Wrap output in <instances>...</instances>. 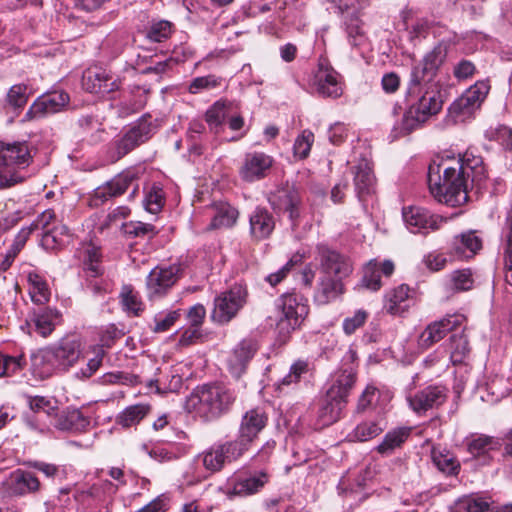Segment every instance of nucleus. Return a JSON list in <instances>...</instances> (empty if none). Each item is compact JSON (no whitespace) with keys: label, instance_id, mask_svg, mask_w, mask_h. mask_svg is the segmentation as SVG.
<instances>
[{"label":"nucleus","instance_id":"nucleus-1","mask_svg":"<svg viewBox=\"0 0 512 512\" xmlns=\"http://www.w3.org/2000/svg\"><path fill=\"white\" fill-rule=\"evenodd\" d=\"M469 179L477 188H482L487 179L483 159L473 149H467L458 158L436 156L428 166L427 181L431 195L451 207L467 202Z\"/></svg>","mask_w":512,"mask_h":512},{"label":"nucleus","instance_id":"nucleus-2","mask_svg":"<svg viewBox=\"0 0 512 512\" xmlns=\"http://www.w3.org/2000/svg\"><path fill=\"white\" fill-rule=\"evenodd\" d=\"M83 357V344L79 337L67 335L56 343L33 353L32 366L42 377L54 372H67Z\"/></svg>","mask_w":512,"mask_h":512},{"label":"nucleus","instance_id":"nucleus-3","mask_svg":"<svg viewBox=\"0 0 512 512\" xmlns=\"http://www.w3.org/2000/svg\"><path fill=\"white\" fill-rule=\"evenodd\" d=\"M235 399L234 391L223 384H204L187 397L186 409L209 421L227 413Z\"/></svg>","mask_w":512,"mask_h":512},{"label":"nucleus","instance_id":"nucleus-4","mask_svg":"<svg viewBox=\"0 0 512 512\" xmlns=\"http://www.w3.org/2000/svg\"><path fill=\"white\" fill-rule=\"evenodd\" d=\"M355 381L356 373L352 368L344 369L336 375L318 410V421L322 426L331 425L340 418Z\"/></svg>","mask_w":512,"mask_h":512},{"label":"nucleus","instance_id":"nucleus-5","mask_svg":"<svg viewBox=\"0 0 512 512\" xmlns=\"http://www.w3.org/2000/svg\"><path fill=\"white\" fill-rule=\"evenodd\" d=\"M156 128L157 126L153 123L151 116L149 114L143 115L110 142L107 148L108 160L112 163L119 161L147 142L156 132Z\"/></svg>","mask_w":512,"mask_h":512},{"label":"nucleus","instance_id":"nucleus-6","mask_svg":"<svg viewBox=\"0 0 512 512\" xmlns=\"http://www.w3.org/2000/svg\"><path fill=\"white\" fill-rule=\"evenodd\" d=\"M31 155L24 142H0V189L22 182L16 168H25L30 164Z\"/></svg>","mask_w":512,"mask_h":512},{"label":"nucleus","instance_id":"nucleus-7","mask_svg":"<svg viewBox=\"0 0 512 512\" xmlns=\"http://www.w3.org/2000/svg\"><path fill=\"white\" fill-rule=\"evenodd\" d=\"M276 309L280 313L276 323L279 335L286 338L307 316L309 307L303 296L290 293L276 300Z\"/></svg>","mask_w":512,"mask_h":512},{"label":"nucleus","instance_id":"nucleus-8","mask_svg":"<svg viewBox=\"0 0 512 512\" xmlns=\"http://www.w3.org/2000/svg\"><path fill=\"white\" fill-rule=\"evenodd\" d=\"M490 85L487 81H477L469 87L449 108L455 122H464L471 118L485 100Z\"/></svg>","mask_w":512,"mask_h":512},{"label":"nucleus","instance_id":"nucleus-9","mask_svg":"<svg viewBox=\"0 0 512 512\" xmlns=\"http://www.w3.org/2000/svg\"><path fill=\"white\" fill-rule=\"evenodd\" d=\"M268 201L273 210L279 214H287L292 226H297L301 215L302 198L299 190L286 183L271 191Z\"/></svg>","mask_w":512,"mask_h":512},{"label":"nucleus","instance_id":"nucleus-10","mask_svg":"<svg viewBox=\"0 0 512 512\" xmlns=\"http://www.w3.org/2000/svg\"><path fill=\"white\" fill-rule=\"evenodd\" d=\"M246 289L240 285L233 286L230 290L221 293L214 299V308L211 319L218 324L231 321L246 302Z\"/></svg>","mask_w":512,"mask_h":512},{"label":"nucleus","instance_id":"nucleus-11","mask_svg":"<svg viewBox=\"0 0 512 512\" xmlns=\"http://www.w3.org/2000/svg\"><path fill=\"white\" fill-rule=\"evenodd\" d=\"M316 259L322 275L343 280L353 271V264L348 256L325 245L317 246Z\"/></svg>","mask_w":512,"mask_h":512},{"label":"nucleus","instance_id":"nucleus-12","mask_svg":"<svg viewBox=\"0 0 512 512\" xmlns=\"http://www.w3.org/2000/svg\"><path fill=\"white\" fill-rule=\"evenodd\" d=\"M242 449L241 444L227 441L211 446L209 449L199 454L197 459L202 462L207 471L215 473L220 471L226 462L239 459L244 454Z\"/></svg>","mask_w":512,"mask_h":512},{"label":"nucleus","instance_id":"nucleus-13","mask_svg":"<svg viewBox=\"0 0 512 512\" xmlns=\"http://www.w3.org/2000/svg\"><path fill=\"white\" fill-rule=\"evenodd\" d=\"M449 389L444 385H428L407 397L409 407L418 415L438 409L448 399Z\"/></svg>","mask_w":512,"mask_h":512},{"label":"nucleus","instance_id":"nucleus-14","mask_svg":"<svg viewBox=\"0 0 512 512\" xmlns=\"http://www.w3.org/2000/svg\"><path fill=\"white\" fill-rule=\"evenodd\" d=\"M64 91H53L38 97L26 112L23 121H33L50 114L61 112L69 103Z\"/></svg>","mask_w":512,"mask_h":512},{"label":"nucleus","instance_id":"nucleus-15","mask_svg":"<svg viewBox=\"0 0 512 512\" xmlns=\"http://www.w3.org/2000/svg\"><path fill=\"white\" fill-rule=\"evenodd\" d=\"M465 317L462 314H453L443 317L427 325L418 338V345L428 349L442 340L448 332L462 326Z\"/></svg>","mask_w":512,"mask_h":512},{"label":"nucleus","instance_id":"nucleus-16","mask_svg":"<svg viewBox=\"0 0 512 512\" xmlns=\"http://www.w3.org/2000/svg\"><path fill=\"white\" fill-rule=\"evenodd\" d=\"M180 267L177 265L157 266L146 279L147 295L150 299L162 297L172 288L179 278Z\"/></svg>","mask_w":512,"mask_h":512},{"label":"nucleus","instance_id":"nucleus-17","mask_svg":"<svg viewBox=\"0 0 512 512\" xmlns=\"http://www.w3.org/2000/svg\"><path fill=\"white\" fill-rule=\"evenodd\" d=\"M138 173L133 169H127L113 177L105 185L95 190V198L106 201L109 198L117 197L125 193L130 187L132 192L130 198H133L138 192Z\"/></svg>","mask_w":512,"mask_h":512},{"label":"nucleus","instance_id":"nucleus-18","mask_svg":"<svg viewBox=\"0 0 512 512\" xmlns=\"http://www.w3.org/2000/svg\"><path fill=\"white\" fill-rule=\"evenodd\" d=\"M270 475L266 469L242 472L232 481L228 496L246 497L261 491L269 482Z\"/></svg>","mask_w":512,"mask_h":512},{"label":"nucleus","instance_id":"nucleus-19","mask_svg":"<svg viewBox=\"0 0 512 512\" xmlns=\"http://www.w3.org/2000/svg\"><path fill=\"white\" fill-rule=\"evenodd\" d=\"M267 420V415L259 408L251 409L244 414L238 438L233 440L234 443L241 444L243 453L249 450L251 443L266 426Z\"/></svg>","mask_w":512,"mask_h":512},{"label":"nucleus","instance_id":"nucleus-20","mask_svg":"<svg viewBox=\"0 0 512 512\" xmlns=\"http://www.w3.org/2000/svg\"><path fill=\"white\" fill-rule=\"evenodd\" d=\"M403 219L412 233H428L439 229L444 219L431 214L422 207H407L403 209Z\"/></svg>","mask_w":512,"mask_h":512},{"label":"nucleus","instance_id":"nucleus-21","mask_svg":"<svg viewBox=\"0 0 512 512\" xmlns=\"http://www.w3.org/2000/svg\"><path fill=\"white\" fill-rule=\"evenodd\" d=\"M483 246L482 239L475 230H469L453 237L449 254L451 257L468 260L473 258Z\"/></svg>","mask_w":512,"mask_h":512},{"label":"nucleus","instance_id":"nucleus-22","mask_svg":"<svg viewBox=\"0 0 512 512\" xmlns=\"http://www.w3.org/2000/svg\"><path fill=\"white\" fill-rule=\"evenodd\" d=\"M272 163V158L263 152L248 153L240 169V176L246 182L264 178Z\"/></svg>","mask_w":512,"mask_h":512},{"label":"nucleus","instance_id":"nucleus-23","mask_svg":"<svg viewBox=\"0 0 512 512\" xmlns=\"http://www.w3.org/2000/svg\"><path fill=\"white\" fill-rule=\"evenodd\" d=\"M315 86L318 93L324 97H339L342 88L338 82V73L327 63L320 60L315 74Z\"/></svg>","mask_w":512,"mask_h":512},{"label":"nucleus","instance_id":"nucleus-24","mask_svg":"<svg viewBox=\"0 0 512 512\" xmlns=\"http://www.w3.org/2000/svg\"><path fill=\"white\" fill-rule=\"evenodd\" d=\"M354 186L357 197L360 201H366L367 197L373 195L376 190V179L371 163L362 159L353 167Z\"/></svg>","mask_w":512,"mask_h":512},{"label":"nucleus","instance_id":"nucleus-25","mask_svg":"<svg viewBox=\"0 0 512 512\" xmlns=\"http://www.w3.org/2000/svg\"><path fill=\"white\" fill-rule=\"evenodd\" d=\"M61 314L58 310L52 308H43L34 311L26 325L29 333L35 332L43 338L48 337L55 330L56 325L60 322Z\"/></svg>","mask_w":512,"mask_h":512},{"label":"nucleus","instance_id":"nucleus-26","mask_svg":"<svg viewBox=\"0 0 512 512\" xmlns=\"http://www.w3.org/2000/svg\"><path fill=\"white\" fill-rule=\"evenodd\" d=\"M409 105H411L426 120L437 114L443 105L441 94L438 90L427 88L422 90L421 94L413 97H407Z\"/></svg>","mask_w":512,"mask_h":512},{"label":"nucleus","instance_id":"nucleus-27","mask_svg":"<svg viewBox=\"0 0 512 512\" xmlns=\"http://www.w3.org/2000/svg\"><path fill=\"white\" fill-rule=\"evenodd\" d=\"M90 425V420L78 409L58 410L49 421L52 426L60 431H83Z\"/></svg>","mask_w":512,"mask_h":512},{"label":"nucleus","instance_id":"nucleus-28","mask_svg":"<svg viewBox=\"0 0 512 512\" xmlns=\"http://www.w3.org/2000/svg\"><path fill=\"white\" fill-rule=\"evenodd\" d=\"M394 270L393 261L384 260L380 263L376 259H372L363 268L362 285L369 290L377 291L382 287L381 275L390 277Z\"/></svg>","mask_w":512,"mask_h":512},{"label":"nucleus","instance_id":"nucleus-29","mask_svg":"<svg viewBox=\"0 0 512 512\" xmlns=\"http://www.w3.org/2000/svg\"><path fill=\"white\" fill-rule=\"evenodd\" d=\"M256 350V342L252 339H244L235 347L228 359L229 371L234 377L239 378L244 373Z\"/></svg>","mask_w":512,"mask_h":512},{"label":"nucleus","instance_id":"nucleus-30","mask_svg":"<svg viewBox=\"0 0 512 512\" xmlns=\"http://www.w3.org/2000/svg\"><path fill=\"white\" fill-rule=\"evenodd\" d=\"M8 491L12 495L35 493L40 489L39 479L31 472L17 469L6 481Z\"/></svg>","mask_w":512,"mask_h":512},{"label":"nucleus","instance_id":"nucleus-31","mask_svg":"<svg viewBox=\"0 0 512 512\" xmlns=\"http://www.w3.org/2000/svg\"><path fill=\"white\" fill-rule=\"evenodd\" d=\"M344 293L343 280L327 275H321L314 292V301L326 305Z\"/></svg>","mask_w":512,"mask_h":512},{"label":"nucleus","instance_id":"nucleus-32","mask_svg":"<svg viewBox=\"0 0 512 512\" xmlns=\"http://www.w3.org/2000/svg\"><path fill=\"white\" fill-rule=\"evenodd\" d=\"M211 222L207 230H217L232 227L238 218V211L227 202H215L209 208Z\"/></svg>","mask_w":512,"mask_h":512},{"label":"nucleus","instance_id":"nucleus-33","mask_svg":"<svg viewBox=\"0 0 512 512\" xmlns=\"http://www.w3.org/2000/svg\"><path fill=\"white\" fill-rule=\"evenodd\" d=\"M85 90L96 94H109L118 89L116 80L107 75L104 71L87 70L82 79Z\"/></svg>","mask_w":512,"mask_h":512},{"label":"nucleus","instance_id":"nucleus-34","mask_svg":"<svg viewBox=\"0 0 512 512\" xmlns=\"http://www.w3.org/2000/svg\"><path fill=\"white\" fill-rule=\"evenodd\" d=\"M410 288L401 284L385 294L383 309L386 313L396 316L402 315L409 308Z\"/></svg>","mask_w":512,"mask_h":512},{"label":"nucleus","instance_id":"nucleus-35","mask_svg":"<svg viewBox=\"0 0 512 512\" xmlns=\"http://www.w3.org/2000/svg\"><path fill=\"white\" fill-rule=\"evenodd\" d=\"M436 73L428 68L423 63L419 62L414 65L411 74L410 80L407 88V97H413L414 95L418 96L421 94L422 90L427 88H432V80L435 77Z\"/></svg>","mask_w":512,"mask_h":512},{"label":"nucleus","instance_id":"nucleus-36","mask_svg":"<svg viewBox=\"0 0 512 512\" xmlns=\"http://www.w3.org/2000/svg\"><path fill=\"white\" fill-rule=\"evenodd\" d=\"M310 372V365L308 361L297 360L289 369V372L275 384V389L279 393H287L293 389L302 379H304Z\"/></svg>","mask_w":512,"mask_h":512},{"label":"nucleus","instance_id":"nucleus-37","mask_svg":"<svg viewBox=\"0 0 512 512\" xmlns=\"http://www.w3.org/2000/svg\"><path fill=\"white\" fill-rule=\"evenodd\" d=\"M275 222L272 215L263 208H257L250 217L251 234L256 239L269 237L274 230Z\"/></svg>","mask_w":512,"mask_h":512},{"label":"nucleus","instance_id":"nucleus-38","mask_svg":"<svg viewBox=\"0 0 512 512\" xmlns=\"http://www.w3.org/2000/svg\"><path fill=\"white\" fill-rule=\"evenodd\" d=\"M410 433L411 428L407 427H400L389 431L383 441L376 447L377 452L382 455L391 454L408 439Z\"/></svg>","mask_w":512,"mask_h":512},{"label":"nucleus","instance_id":"nucleus-39","mask_svg":"<svg viewBox=\"0 0 512 512\" xmlns=\"http://www.w3.org/2000/svg\"><path fill=\"white\" fill-rule=\"evenodd\" d=\"M23 217L21 209L13 199L0 202V231H7L14 227Z\"/></svg>","mask_w":512,"mask_h":512},{"label":"nucleus","instance_id":"nucleus-40","mask_svg":"<svg viewBox=\"0 0 512 512\" xmlns=\"http://www.w3.org/2000/svg\"><path fill=\"white\" fill-rule=\"evenodd\" d=\"M28 283L30 285L29 294L31 296L32 301L35 304H45L50 300V289L46 280H44L37 273H29L28 274Z\"/></svg>","mask_w":512,"mask_h":512},{"label":"nucleus","instance_id":"nucleus-41","mask_svg":"<svg viewBox=\"0 0 512 512\" xmlns=\"http://www.w3.org/2000/svg\"><path fill=\"white\" fill-rule=\"evenodd\" d=\"M32 232H34V227H32V228L23 227L17 233V235L15 236V238L13 240L12 245L10 246V248L7 250V252L5 254L4 260L0 264V268L3 271H6L12 265L14 259L17 257L19 252L23 249V247L25 246V244H26L28 238L30 237V235L32 234Z\"/></svg>","mask_w":512,"mask_h":512},{"label":"nucleus","instance_id":"nucleus-42","mask_svg":"<svg viewBox=\"0 0 512 512\" xmlns=\"http://www.w3.org/2000/svg\"><path fill=\"white\" fill-rule=\"evenodd\" d=\"M150 406L147 404H135L125 408L116 419L122 427L128 428L138 424L149 413Z\"/></svg>","mask_w":512,"mask_h":512},{"label":"nucleus","instance_id":"nucleus-43","mask_svg":"<svg viewBox=\"0 0 512 512\" xmlns=\"http://www.w3.org/2000/svg\"><path fill=\"white\" fill-rule=\"evenodd\" d=\"M383 430L384 428L378 421H363L354 428L348 437L351 441L365 442L377 437Z\"/></svg>","mask_w":512,"mask_h":512},{"label":"nucleus","instance_id":"nucleus-44","mask_svg":"<svg viewBox=\"0 0 512 512\" xmlns=\"http://www.w3.org/2000/svg\"><path fill=\"white\" fill-rule=\"evenodd\" d=\"M432 460L438 470L446 475L454 476L460 471L459 461L448 451L433 449Z\"/></svg>","mask_w":512,"mask_h":512},{"label":"nucleus","instance_id":"nucleus-45","mask_svg":"<svg viewBox=\"0 0 512 512\" xmlns=\"http://www.w3.org/2000/svg\"><path fill=\"white\" fill-rule=\"evenodd\" d=\"M425 121L427 120L418 113V110L409 105L401 122L394 127V131L397 136L406 135L419 128Z\"/></svg>","mask_w":512,"mask_h":512},{"label":"nucleus","instance_id":"nucleus-46","mask_svg":"<svg viewBox=\"0 0 512 512\" xmlns=\"http://www.w3.org/2000/svg\"><path fill=\"white\" fill-rule=\"evenodd\" d=\"M28 89V85L24 83L15 84L10 87L5 99L6 107L13 110L23 109L29 99L30 92Z\"/></svg>","mask_w":512,"mask_h":512},{"label":"nucleus","instance_id":"nucleus-47","mask_svg":"<svg viewBox=\"0 0 512 512\" xmlns=\"http://www.w3.org/2000/svg\"><path fill=\"white\" fill-rule=\"evenodd\" d=\"M69 237L68 227L61 224L46 231L42 236L41 244L45 249H55L58 246L64 245Z\"/></svg>","mask_w":512,"mask_h":512},{"label":"nucleus","instance_id":"nucleus-48","mask_svg":"<svg viewBox=\"0 0 512 512\" xmlns=\"http://www.w3.org/2000/svg\"><path fill=\"white\" fill-rule=\"evenodd\" d=\"M100 249L93 244L87 245L83 255L84 270L91 277H97L102 274L103 269L100 265Z\"/></svg>","mask_w":512,"mask_h":512},{"label":"nucleus","instance_id":"nucleus-49","mask_svg":"<svg viewBox=\"0 0 512 512\" xmlns=\"http://www.w3.org/2000/svg\"><path fill=\"white\" fill-rule=\"evenodd\" d=\"M490 503L482 498L473 495L465 496L455 503V512H486Z\"/></svg>","mask_w":512,"mask_h":512},{"label":"nucleus","instance_id":"nucleus-50","mask_svg":"<svg viewBox=\"0 0 512 512\" xmlns=\"http://www.w3.org/2000/svg\"><path fill=\"white\" fill-rule=\"evenodd\" d=\"M27 402L30 409L36 414H45L49 420L57 411L56 401L44 396H27Z\"/></svg>","mask_w":512,"mask_h":512},{"label":"nucleus","instance_id":"nucleus-51","mask_svg":"<svg viewBox=\"0 0 512 512\" xmlns=\"http://www.w3.org/2000/svg\"><path fill=\"white\" fill-rule=\"evenodd\" d=\"M165 202L163 189L153 184L145 194L143 201L144 208L152 214H157L161 211Z\"/></svg>","mask_w":512,"mask_h":512},{"label":"nucleus","instance_id":"nucleus-52","mask_svg":"<svg viewBox=\"0 0 512 512\" xmlns=\"http://www.w3.org/2000/svg\"><path fill=\"white\" fill-rule=\"evenodd\" d=\"M228 113L227 110V104L225 101H217L215 102L206 112L205 118L206 122L210 126L212 130H215V132H218V128L221 127V125L224 122V119L226 118Z\"/></svg>","mask_w":512,"mask_h":512},{"label":"nucleus","instance_id":"nucleus-53","mask_svg":"<svg viewBox=\"0 0 512 512\" xmlns=\"http://www.w3.org/2000/svg\"><path fill=\"white\" fill-rule=\"evenodd\" d=\"M94 356L88 359L85 367H82L77 373L76 376L79 379H88L92 377L102 365L103 358L105 356V351L103 346L96 345L93 347Z\"/></svg>","mask_w":512,"mask_h":512},{"label":"nucleus","instance_id":"nucleus-54","mask_svg":"<svg viewBox=\"0 0 512 512\" xmlns=\"http://www.w3.org/2000/svg\"><path fill=\"white\" fill-rule=\"evenodd\" d=\"M121 302L124 309L133 315L137 316L143 311V304L136 292L133 291L131 286H123L121 292Z\"/></svg>","mask_w":512,"mask_h":512},{"label":"nucleus","instance_id":"nucleus-55","mask_svg":"<svg viewBox=\"0 0 512 512\" xmlns=\"http://www.w3.org/2000/svg\"><path fill=\"white\" fill-rule=\"evenodd\" d=\"M452 287L456 291H468L474 285V278L471 269H461L450 274Z\"/></svg>","mask_w":512,"mask_h":512},{"label":"nucleus","instance_id":"nucleus-56","mask_svg":"<svg viewBox=\"0 0 512 512\" xmlns=\"http://www.w3.org/2000/svg\"><path fill=\"white\" fill-rule=\"evenodd\" d=\"M447 56V47L443 43H438L431 51L423 57L421 63L433 70L435 73L444 62Z\"/></svg>","mask_w":512,"mask_h":512},{"label":"nucleus","instance_id":"nucleus-57","mask_svg":"<svg viewBox=\"0 0 512 512\" xmlns=\"http://www.w3.org/2000/svg\"><path fill=\"white\" fill-rule=\"evenodd\" d=\"M221 82V77L212 74L196 77L191 81L188 90L192 94H198L202 91L211 90L216 87H219L221 85Z\"/></svg>","mask_w":512,"mask_h":512},{"label":"nucleus","instance_id":"nucleus-58","mask_svg":"<svg viewBox=\"0 0 512 512\" xmlns=\"http://www.w3.org/2000/svg\"><path fill=\"white\" fill-rule=\"evenodd\" d=\"M313 142L314 134L310 130L302 131V133L296 138L294 142V155L300 159L307 158L310 153Z\"/></svg>","mask_w":512,"mask_h":512},{"label":"nucleus","instance_id":"nucleus-59","mask_svg":"<svg viewBox=\"0 0 512 512\" xmlns=\"http://www.w3.org/2000/svg\"><path fill=\"white\" fill-rule=\"evenodd\" d=\"M25 365L23 356L12 357L0 353V378L11 376L21 370Z\"/></svg>","mask_w":512,"mask_h":512},{"label":"nucleus","instance_id":"nucleus-60","mask_svg":"<svg viewBox=\"0 0 512 512\" xmlns=\"http://www.w3.org/2000/svg\"><path fill=\"white\" fill-rule=\"evenodd\" d=\"M508 231L503 243V270H512V209L507 216Z\"/></svg>","mask_w":512,"mask_h":512},{"label":"nucleus","instance_id":"nucleus-61","mask_svg":"<svg viewBox=\"0 0 512 512\" xmlns=\"http://www.w3.org/2000/svg\"><path fill=\"white\" fill-rule=\"evenodd\" d=\"M368 319V313L365 310H357L353 316L347 317L343 321V331L346 335L353 334L357 329L362 327Z\"/></svg>","mask_w":512,"mask_h":512},{"label":"nucleus","instance_id":"nucleus-62","mask_svg":"<svg viewBox=\"0 0 512 512\" xmlns=\"http://www.w3.org/2000/svg\"><path fill=\"white\" fill-rule=\"evenodd\" d=\"M452 351L451 358L454 362H461L465 356L470 352V346L467 338L464 335L452 336Z\"/></svg>","mask_w":512,"mask_h":512},{"label":"nucleus","instance_id":"nucleus-63","mask_svg":"<svg viewBox=\"0 0 512 512\" xmlns=\"http://www.w3.org/2000/svg\"><path fill=\"white\" fill-rule=\"evenodd\" d=\"M489 138L498 142L504 149L512 150V128L499 126L488 132Z\"/></svg>","mask_w":512,"mask_h":512},{"label":"nucleus","instance_id":"nucleus-64","mask_svg":"<svg viewBox=\"0 0 512 512\" xmlns=\"http://www.w3.org/2000/svg\"><path fill=\"white\" fill-rule=\"evenodd\" d=\"M171 34V23L165 20L154 23L149 31L148 38L154 42H162Z\"/></svg>","mask_w":512,"mask_h":512}]
</instances>
